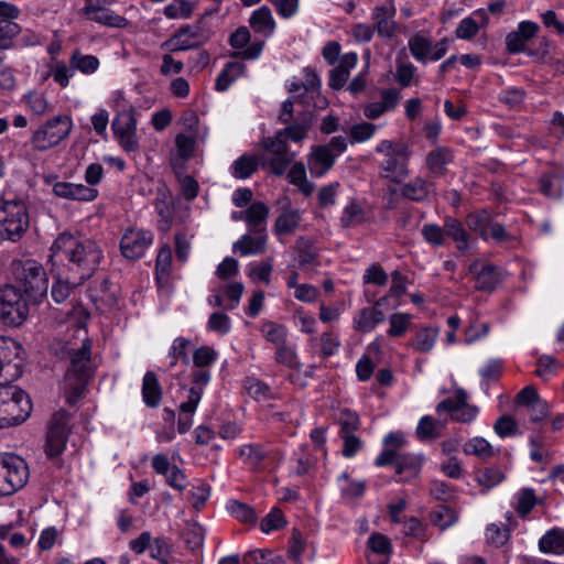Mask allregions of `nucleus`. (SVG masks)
<instances>
[{
    "label": "nucleus",
    "mask_w": 564,
    "mask_h": 564,
    "mask_svg": "<svg viewBox=\"0 0 564 564\" xmlns=\"http://www.w3.org/2000/svg\"><path fill=\"white\" fill-rule=\"evenodd\" d=\"M102 250L93 239L61 234L51 247L52 267H59L72 274V282L83 283L99 267Z\"/></svg>",
    "instance_id": "f257e3e1"
},
{
    "label": "nucleus",
    "mask_w": 564,
    "mask_h": 564,
    "mask_svg": "<svg viewBox=\"0 0 564 564\" xmlns=\"http://www.w3.org/2000/svg\"><path fill=\"white\" fill-rule=\"evenodd\" d=\"M73 313L77 319L72 321V336L64 338L63 350L70 360L69 370L65 377V387L72 390L68 402L73 403L82 394L90 369V348L87 329L79 318L86 315L83 306H76Z\"/></svg>",
    "instance_id": "f03ea898"
},
{
    "label": "nucleus",
    "mask_w": 564,
    "mask_h": 564,
    "mask_svg": "<svg viewBox=\"0 0 564 564\" xmlns=\"http://www.w3.org/2000/svg\"><path fill=\"white\" fill-rule=\"evenodd\" d=\"M375 152L382 155L378 164L380 177L400 184L410 175L411 153L405 143L384 139L376 145Z\"/></svg>",
    "instance_id": "7ed1b4c3"
},
{
    "label": "nucleus",
    "mask_w": 564,
    "mask_h": 564,
    "mask_svg": "<svg viewBox=\"0 0 564 564\" xmlns=\"http://www.w3.org/2000/svg\"><path fill=\"white\" fill-rule=\"evenodd\" d=\"M29 395L17 386L0 383V429L19 425L31 414Z\"/></svg>",
    "instance_id": "20e7f679"
},
{
    "label": "nucleus",
    "mask_w": 564,
    "mask_h": 564,
    "mask_svg": "<svg viewBox=\"0 0 564 564\" xmlns=\"http://www.w3.org/2000/svg\"><path fill=\"white\" fill-rule=\"evenodd\" d=\"M29 226L28 209L22 200L0 197V237L15 241Z\"/></svg>",
    "instance_id": "39448f33"
},
{
    "label": "nucleus",
    "mask_w": 564,
    "mask_h": 564,
    "mask_svg": "<svg viewBox=\"0 0 564 564\" xmlns=\"http://www.w3.org/2000/svg\"><path fill=\"white\" fill-rule=\"evenodd\" d=\"M73 129L72 118L58 115L42 123L31 135L30 142L36 151H47L65 140Z\"/></svg>",
    "instance_id": "423d86ee"
},
{
    "label": "nucleus",
    "mask_w": 564,
    "mask_h": 564,
    "mask_svg": "<svg viewBox=\"0 0 564 564\" xmlns=\"http://www.w3.org/2000/svg\"><path fill=\"white\" fill-rule=\"evenodd\" d=\"M193 387L189 388L186 401L178 406L180 417L177 422L178 433H186L193 425V415L203 398L204 388L210 381V371L207 368H197L192 375Z\"/></svg>",
    "instance_id": "0eeeda50"
},
{
    "label": "nucleus",
    "mask_w": 564,
    "mask_h": 564,
    "mask_svg": "<svg viewBox=\"0 0 564 564\" xmlns=\"http://www.w3.org/2000/svg\"><path fill=\"white\" fill-rule=\"evenodd\" d=\"M29 479L26 463L12 454L0 455V496H10L23 488Z\"/></svg>",
    "instance_id": "6e6552de"
},
{
    "label": "nucleus",
    "mask_w": 564,
    "mask_h": 564,
    "mask_svg": "<svg viewBox=\"0 0 564 564\" xmlns=\"http://www.w3.org/2000/svg\"><path fill=\"white\" fill-rule=\"evenodd\" d=\"M20 288L29 300L34 302L47 292V278L44 269L34 260L21 262L15 271Z\"/></svg>",
    "instance_id": "1a4fd4ad"
},
{
    "label": "nucleus",
    "mask_w": 564,
    "mask_h": 564,
    "mask_svg": "<svg viewBox=\"0 0 564 564\" xmlns=\"http://www.w3.org/2000/svg\"><path fill=\"white\" fill-rule=\"evenodd\" d=\"M29 313L28 300L13 285H6L0 291V316L8 325H20Z\"/></svg>",
    "instance_id": "9d476101"
},
{
    "label": "nucleus",
    "mask_w": 564,
    "mask_h": 564,
    "mask_svg": "<svg viewBox=\"0 0 564 564\" xmlns=\"http://www.w3.org/2000/svg\"><path fill=\"white\" fill-rule=\"evenodd\" d=\"M436 412L460 423H470L477 417L479 409L467 402V393L463 389H456L453 397L437 404Z\"/></svg>",
    "instance_id": "9b49d317"
},
{
    "label": "nucleus",
    "mask_w": 564,
    "mask_h": 564,
    "mask_svg": "<svg viewBox=\"0 0 564 564\" xmlns=\"http://www.w3.org/2000/svg\"><path fill=\"white\" fill-rule=\"evenodd\" d=\"M69 434V414L66 411H57L53 414L47 436L45 452L50 457L63 453Z\"/></svg>",
    "instance_id": "f8f14e48"
},
{
    "label": "nucleus",
    "mask_w": 564,
    "mask_h": 564,
    "mask_svg": "<svg viewBox=\"0 0 564 564\" xmlns=\"http://www.w3.org/2000/svg\"><path fill=\"white\" fill-rule=\"evenodd\" d=\"M22 347L11 338L0 337V377L4 381H13L22 375Z\"/></svg>",
    "instance_id": "ddd939ff"
},
{
    "label": "nucleus",
    "mask_w": 564,
    "mask_h": 564,
    "mask_svg": "<svg viewBox=\"0 0 564 564\" xmlns=\"http://www.w3.org/2000/svg\"><path fill=\"white\" fill-rule=\"evenodd\" d=\"M448 44L449 41L447 39L433 43L429 37L420 33L411 36L408 42L412 56L420 63L440 61L446 54Z\"/></svg>",
    "instance_id": "4468645a"
},
{
    "label": "nucleus",
    "mask_w": 564,
    "mask_h": 564,
    "mask_svg": "<svg viewBox=\"0 0 564 564\" xmlns=\"http://www.w3.org/2000/svg\"><path fill=\"white\" fill-rule=\"evenodd\" d=\"M80 13L89 21L108 26L123 29L128 26V20L115 11L101 4L100 0H85Z\"/></svg>",
    "instance_id": "2eb2a0df"
},
{
    "label": "nucleus",
    "mask_w": 564,
    "mask_h": 564,
    "mask_svg": "<svg viewBox=\"0 0 564 564\" xmlns=\"http://www.w3.org/2000/svg\"><path fill=\"white\" fill-rule=\"evenodd\" d=\"M152 241L153 235L151 231L129 228L121 238L120 249L127 259H138L144 254Z\"/></svg>",
    "instance_id": "dca6fc26"
},
{
    "label": "nucleus",
    "mask_w": 564,
    "mask_h": 564,
    "mask_svg": "<svg viewBox=\"0 0 564 564\" xmlns=\"http://www.w3.org/2000/svg\"><path fill=\"white\" fill-rule=\"evenodd\" d=\"M245 286L241 282L221 284L213 290L207 302L210 306L232 311L238 307Z\"/></svg>",
    "instance_id": "f3484780"
},
{
    "label": "nucleus",
    "mask_w": 564,
    "mask_h": 564,
    "mask_svg": "<svg viewBox=\"0 0 564 564\" xmlns=\"http://www.w3.org/2000/svg\"><path fill=\"white\" fill-rule=\"evenodd\" d=\"M395 6L393 0H387L384 3L375 7L371 18L375 23V30L381 37L391 39L397 33Z\"/></svg>",
    "instance_id": "a211bd4d"
},
{
    "label": "nucleus",
    "mask_w": 564,
    "mask_h": 564,
    "mask_svg": "<svg viewBox=\"0 0 564 564\" xmlns=\"http://www.w3.org/2000/svg\"><path fill=\"white\" fill-rule=\"evenodd\" d=\"M264 145L268 152L273 155L270 162L273 172L276 175L283 174L294 156L288 151L284 133L278 132L273 139L265 140Z\"/></svg>",
    "instance_id": "6ab92c4d"
},
{
    "label": "nucleus",
    "mask_w": 564,
    "mask_h": 564,
    "mask_svg": "<svg viewBox=\"0 0 564 564\" xmlns=\"http://www.w3.org/2000/svg\"><path fill=\"white\" fill-rule=\"evenodd\" d=\"M55 196L78 202H93L98 196L95 187L70 182H56L52 188Z\"/></svg>",
    "instance_id": "aec40b11"
},
{
    "label": "nucleus",
    "mask_w": 564,
    "mask_h": 564,
    "mask_svg": "<svg viewBox=\"0 0 564 564\" xmlns=\"http://www.w3.org/2000/svg\"><path fill=\"white\" fill-rule=\"evenodd\" d=\"M469 271L475 276L476 289L481 291H492L501 279L500 272L495 265L481 260L474 261Z\"/></svg>",
    "instance_id": "412c9836"
},
{
    "label": "nucleus",
    "mask_w": 564,
    "mask_h": 564,
    "mask_svg": "<svg viewBox=\"0 0 564 564\" xmlns=\"http://www.w3.org/2000/svg\"><path fill=\"white\" fill-rule=\"evenodd\" d=\"M488 23V13L482 9L476 10L459 21L455 29V36L458 40H471L481 29H485Z\"/></svg>",
    "instance_id": "4be33fe9"
},
{
    "label": "nucleus",
    "mask_w": 564,
    "mask_h": 564,
    "mask_svg": "<svg viewBox=\"0 0 564 564\" xmlns=\"http://www.w3.org/2000/svg\"><path fill=\"white\" fill-rule=\"evenodd\" d=\"M539 25L535 22L525 20L518 24L516 31L510 32L506 37L507 50L510 53L524 51L527 42L535 36Z\"/></svg>",
    "instance_id": "5701e85b"
},
{
    "label": "nucleus",
    "mask_w": 564,
    "mask_h": 564,
    "mask_svg": "<svg viewBox=\"0 0 564 564\" xmlns=\"http://www.w3.org/2000/svg\"><path fill=\"white\" fill-rule=\"evenodd\" d=\"M250 42V32L247 28H239L231 36H230V45L236 50H242L237 53L236 56H239L243 59H257L263 50V42Z\"/></svg>",
    "instance_id": "b1692460"
},
{
    "label": "nucleus",
    "mask_w": 564,
    "mask_h": 564,
    "mask_svg": "<svg viewBox=\"0 0 564 564\" xmlns=\"http://www.w3.org/2000/svg\"><path fill=\"white\" fill-rule=\"evenodd\" d=\"M252 234L242 235L232 245V251L241 257L258 256L264 252L267 247V232L253 231Z\"/></svg>",
    "instance_id": "393cba45"
},
{
    "label": "nucleus",
    "mask_w": 564,
    "mask_h": 564,
    "mask_svg": "<svg viewBox=\"0 0 564 564\" xmlns=\"http://www.w3.org/2000/svg\"><path fill=\"white\" fill-rule=\"evenodd\" d=\"M440 329L431 325L415 327L410 340V347L417 352L429 354L433 350L438 339Z\"/></svg>",
    "instance_id": "a878e982"
},
{
    "label": "nucleus",
    "mask_w": 564,
    "mask_h": 564,
    "mask_svg": "<svg viewBox=\"0 0 564 564\" xmlns=\"http://www.w3.org/2000/svg\"><path fill=\"white\" fill-rule=\"evenodd\" d=\"M335 159L336 154L332 153L328 147L318 145L313 148L307 160L311 174L322 177L332 169Z\"/></svg>",
    "instance_id": "bb28decb"
},
{
    "label": "nucleus",
    "mask_w": 564,
    "mask_h": 564,
    "mask_svg": "<svg viewBox=\"0 0 564 564\" xmlns=\"http://www.w3.org/2000/svg\"><path fill=\"white\" fill-rule=\"evenodd\" d=\"M424 456L422 454H400L395 464L398 481H409L415 478L422 468Z\"/></svg>",
    "instance_id": "cd10ccee"
},
{
    "label": "nucleus",
    "mask_w": 564,
    "mask_h": 564,
    "mask_svg": "<svg viewBox=\"0 0 564 564\" xmlns=\"http://www.w3.org/2000/svg\"><path fill=\"white\" fill-rule=\"evenodd\" d=\"M406 292V279L399 271L391 274V284L388 293L376 302V306L397 308L401 305V297Z\"/></svg>",
    "instance_id": "c85d7f7f"
},
{
    "label": "nucleus",
    "mask_w": 564,
    "mask_h": 564,
    "mask_svg": "<svg viewBox=\"0 0 564 564\" xmlns=\"http://www.w3.org/2000/svg\"><path fill=\"white\" fill-rule=\"evenodd\" d=\"M154 207L159 216V229L162 231H167L172 226L175 212L172 195L167 191L159 192L155 198Z\"/></svg>",
    "instance_id": "c756f323"
},
{
    "label": "nucleus",
    "mask_w": 564,
    "mask_h": 564,
    "mask_svg": "<svg viewBox=\"0 0 564 564\" xmlns=\"http://www.w3.org/2000/svg\"><path fill=\"white\" fill-rule=\"evenodd\" d=\"M249 23L256 33L261 34L265 39L272 36L276 28L272 12L265 6L252 12Z\"/></svg>",
    "instance_id": "7c9ffc66"
},
{
    "label": "nucleus",
    "mask_w": 564,
    "mask_h": 564,
    "mask_svg": "<svg viewBox=\"0 0 564 564\" xmlns=\"http://www.w3.org/2000/svg\"><path fill=\"white\" fill-rule=\"evenodd\" d=\"M379 306L365 307L354 316V328L358 332L370 333L384 321V314Z\"/></svg>",
    "instance_id": "2f4dec72"
},
{
    "label": "nucleus",
    "mask_w": 564,
    "mask_h": 564,
    "mask_svg": "<svg viewBox=\"0 0 564 564\" xmlns=\"http://www.w3.org/2000/svg\"><path fill=\"white\" fill-rule=\"evenodd\" d=\"M398 104V95L393 90H386L381 95L379 101H373L365 106L364 115L370 120L380 118L386 112L395 108Z\"/></svg>",
    "instance_id": "473e14b6"
},
{
    "label": "nucleus",
    "mask_w": 564,
    "mask_h": 564,
    "mask_svg": "<svg viewBox=\"0 0 564 564\" xmlns=\"http://www.w3.org/2000/svg\"><path fill=\"white\" fill-rule=\"evenodd\" d=\"M268 216V206L261 202H254L245 212L243 219L250 231L265 232Z\"/></svg>",
    "instance_id": "72a5a7b5"
},
{
    "label": "nucleus",
    "mask_w": 564,
    "mask_h": 564,
    "mask_svg": "<svg viewBox=\"0 0 564 564\" xmlns=\"http://www.w3.org/2000/svg\"><path fill=\"white\" fill-rule=\"evenodd\" d=\"M198 45L195 32L189 26L182 28L175 35L165 41L162 47L172 52L185 51Z\"/></svg>",
    "instance_id": "f704fd0d"
},
{
    "label": "nucleus",
    "mask_w": 564,
    "mask_h": 564,
    "mask_svg": "<svg viewBox=\"0 0 564 564\" xmlns=\"http://www.w3.org/2000/svg\"><path fill=\"white\" fill-rule=\"evenodd\" d=\"M463 452L466 455H474L482 460L495 457L499 449L495 448L486 438L474 436L463 445Z\"/></svg>",
    "instance_id": "c9c22d12"
},
{
    "label": "nucleus",
    "mask_w": 564,
    "mask_h": 564,
    "mask_svg": "<svg viewBox=\"0 0 564 564\" xmlns=\"http://www.w3.org/2000/svg\"><path fill=\"white\" fill-rule=\"evenodd\" d=\"M56 271V282L52 286V297L56 303H63L69 296L72 289L80 283L72 282V274L62 270L59 267H53Z\"/></svg>",
    "instance_id": "e433bc0d"
},
{
    "label": "nucleus",
    "mask_w": 564,
    "mask_h": 564,
    "mask_svg": "<svg viewBox=\"0 0 564 564\" xmlns=\"http://www.w3.org/2000/svg\"><path fill=\"white\" fill-rule=\"evenodd\" d=\"M432 184L422 177H415L401 188L403 197L411 200H425L433 195Z\"/></svg>",
    "instance_id": "4c0bfd02"
},
{
    "label": "nucleus",
    "mask_w": 564,
    "mask_h": 564,
    "mask_svg": "<svg viewBox=\"0 0 564 564\" xmlns=\"http://www.w3.org/2000/svg\"><path fill=\"white\" fill-rule=\"evenodd\" d=\"M142 398L150 408H156L162 398L161 387L156 375L153 371H147L142 380Z\"/></svg>",
    "instance_id": "58836bf2"
},
{
    "label": "nucleus",
    "mask_w": 564,
    "mask_h": 564,
    "mask_svg": "<svg viewBox=\"0 0 564 564\" xmlns=\"http://www.w3.org/2000/svg\"><path fill=\"white\" fill-rule=\"evenodd\" d=\"M273 272V259L267 258L261 261H253L247 265V275L253 283H271Z\"/></svg>",
    "instance_id": "ea45409f"
},
{
    "label": "nucleus",
    "mask_w": 564,
    "mask_h": 564,
    "mask_svg": "<svg viewBox=\"0 0 564 564\" xmlns=\"http://www.w3.org/2000/svg\"><path fill=\"white\" fill-rule=\"evenodd\" d=\"M246 66L240 62H228L216 78L215 88L225 91L239 77L245 74Z\"/></svg>",
    "instance_id": "a19ab883"
},
{
    "label": "nucleus",
    "mask_w": 564,
    "mask_h": 564,
    "mask_svg": "<svg viewBox=\"0 0 564 564\" xmlns=\"http://www.w3.org/2000/svg\"><path fill=\"white\" fill-rule=\"evenodd\" d=\"M539 550L542 553L561 554L564 552V530L554 528L545 532L539 540Z\"/></svg>",
    "instance_id": "79ce46f5"
},
{
    "label": "nucleus",
    "mask_w": 564,
    "mask_h": 564,
    "mask_svg": "<svg viewBox=\"0 0 564 564\" xmlns=\"http://www.w3.org/2000/svg\"><path fill=\"white\" fill-rule=\"evenodd\" d=\"M368 218L367 210L362 205L352 199L343 209L340 224L344 227H356L364 224Z\"/></svg>",
    "instance_id": "37998d69"
},
{
    "label": "nucleus",
    "mask_w": 564,
    "mask_h": 564,
    "mask_svg": "<svg viewBox=\"0 0 564 564\" xmlns=\"http://www.w3.org/2000/svg\"><path fill=\"white\" fill-rule=\"evenodd\" d=\"M301 213L299 209H286L278 216L274 224L276 235H290L299 227L301 223Z\"/></svg>",
    "instance_id": "c03bdc74"
},
{
    "label": "nucleus",
    "mask_w": 564,
    "mask_h": 564,
    "mask_svg": "<svg viewBox=\"0 0 564 564\" xmlns=\"http://www.w3.org/2000/svg\"><path fill=\"white\" fill-rule=\"evenodd\" d=\"M367 544L372 553L380 555L382 557V560L376 564H388L389 556L392 552V545L390 539L387 535L377 532L372 533L369 536ZM369 562L370 564H375L370 557Z\"/></svg>",
    "instance_id": "a18cd8bd"
},
{
    "label": "nucleus",
    "mask_w": 564,
    "mask_h": 564,
    "mask_svg": "<svg viewBox=\"0 0 564 564\" xmlns=\"http://www.w3.org/2000/svg\"><path fill=\"white\" fill-rule=\"evenodd\" d=\"M451 161L452 154L445 148H437L426 155V166L436 176L444 174L445 167Z\"/></svg>",
    "instance_id": "49530a36"
},
{
    "label": "nucleus",
    "mask_w": 564,
    "mask_h": 564,
    "mask_svg": "<svg viewBox=\"0 0 564 564\" xmlns=\"http://www.w3.org/2000/svg\"><path fill=\"white\" fill-rule=\"evenodd\" d=\"M69 64L74 70H78L84 75L95 74L100 66V62L95 55L82 54L80 52L72 54Z\"/></svg>",
    "instance_id": "de8ad7c7"
},
{
    "label": "nucleus",
    "mask_w": 564,
    "mask_h": 564,
    "mask_svg": "<svg viewBox=\"0 0 564 564\" xmlns=\"http://www.w3.org/2000/svg\"><path fill=\"white\" fill-rule=\"evenodd\" d=\"M413 322V315L404 312H397L389 316V328L387 334L391 337H402L410 329Z\"/></svg>",
    "instance_id": "09e8293b"
},
{
    "label": "nucleus",
    "mask_w": 564,
    "mask_h": 564,
    "mask_svg": "<svg viewBox=\"0 0 564 564\" xmlns=\"http://www.w3.org/2000/svg\"><path fill=\"white\" fill-rule=\"evenodd\" d=\"M338 485L345 499L354 500L360 498L366 489V482L361 479H350L347 473L338 477Z\"/></svg>",
    "instance_id": "8fccbe9b"
},
{
    "label": "nucleus",
    "mask_w": 564,
    "mask_h": 564,
    "mask_svg": "<svg viewBox=\"0 0 564 564\" xmlns=\"http://www.w3.org/2000/svg\"><path fill=\"white\" fill-rule=\"evenodd\" d=\"M445 237H451L459 250L468 248V234L463 224L455 218H446L444 223Z\"/></svg>",
    "instance_id": "3c124183"
},
{
    "label": "nucleus",
    "mask_w": 564,
    "mask_h": 564,
    "mask_svg": "<svg viewBox=\"0 0 564 564\" xmlns=\"http://www.w3.org/2000/svg\"><path fill=\"white\" fill-rule=\"evenodd\" d=\"M258 169V159L254 155L243 154L234 161L230 170L232 176L245 180L251 176Z\"/></svg>",
    "instance_id": "603ef678"
},
{
    "label": "nucleus",
    "mask_w": 564,
    "mask_h": 564,
    "mask_svg": "<svg viewBox=\"0 0 564 564\" xmlns=\"http://www.w3.org/2000/svg\"><path fill=\"white\" fill-rule=\"evenodd\" d=\"M289 182L295 185L304 195L308 196L314 191V185L307 180L306 170L303 163L292 165L288 174Z\"/></svg>",
    "instance_id": "864d4df0"
},
{
    "label": "nucleus",
    "mask_w": 564,
    "mask_h": 564,
    "mask_svg": "<svg viewBox=\"0 0 564 564\" xmlns=\"http://www.w3.org/2000/svg\"><path fill=\"white\" fill-rule=\"evenodd\" d=\"M536 496L533 489L522 488L513 496V506L518 514L525 517L534 508Z\"/></svg>",
    "instance_id": "5fc2aeb1"
},
{
    "label": "nucleus",
    "mask_w": 564,
    "mask_h": 564,
    "mask_svg": "<svg viewBox=\"0 0 564 564\" xmlns=\"http://www.w3.org/2000/svg\"><path fill=\"white\" fill-rule=\"evenodd\" d=\"M442 425L432 416H422L416 426L415 433L420 441H434L440 437Z\"/></svg>",
    "instance_id": "6e6d98bb"
},
{
    "label": "nucleus",
    "mask_w": 564,
    "mask_h": 564,
    "mask_svg": "<svg viewBox=\"0 0 564 564\" xmlns=\"http://www.w3.org/2000/svg\"><path fill=\"white\" fill-rule=\"evenodd\" d=\"M193 12L194 3L189 0H174L164 8V15L171 20L188 19Z\"/></svg>",
    "instance_id": "4d7b16f0"
},
{
    "label": "nucleus",
    "mask_w": 564,
    "mask_h": 564,
    "mask_svg": "<svg viewBox=\"0 0 564 564\" xmlns=\"http://www.w3.org/2000/svg\"><path fill=\"white\" fill-rule=\"evenodd\" d=\"M261 333L263 337L275 347L285 344L288 338V329L285 326L270 321L262 324Z\"/></svg>",
    "instance_id": "13d9d810"
},
{
    "label": "nucleus",
    "mask_w": 564,
    "mask_h": 564,
    "mask_svg": "<svg viewBox=\"0 0 564 564\" xmlns=\"http://www.w3.org/2000/svg\"><path fill=\"white\" fill-rule=\"evenodd\" d=\"M206 329L219 336H225L231 330V319L224 312H213L208 317Z\"/></svg>",
    "instance_id": "bf43d9fd"
},
{
    "label": "nucleus",
    "mask_w": 564,
    "mask_h": 564,
    "mask_svg": "<svg viewBox=\"0 0 564 564\" xmlns=\"http://www.w3.org/2000/svg\"><path fill=\"white\" fill-rule=\"evenodd\" d=\"M238 453L246 464L254 468L260 467L261 463L268 455V453L262 447L254 444L240 446Z\"/></svg>",
    "instance_id": "052dcab7"
},
{
    "label": "nucleus",
    "mask_w": 564,
    "mask_h": 564,
    "mask_svg": "<svg viewBox=\"0 0 564 564\" xmlns=\"http://www.w3.org/2000/svg\"><path fill=\"white\" fill-rule=\"evenodd\" d=\"M149 551L150 556L160 564H170L171 545L164 536L153 538Z\"/></svg>",
    "instance_id": "680f3d73"
},
{
    "label": "nucleus",
    "mask_w": 564,
    "mask_h": 564,
    "mask_svg": "<svg viewBox=\"0 0 564 564\" xmlns=\"http://www.w3.org/2000/svg\"><path fill=\"white\" fill-rule=\"evenodd\" d=\"M431 521L441 530H445L457 521V514L453 509L440 505L431 512Z\"/></svg>",
    "instance_id": "e2e57ef3"
},
{
    "label": "nucleus",
    "mask_w": 564,
    "mask_h": 564,
    "mask_svg": "<svg viewBox=\"0 0 564 564\" xmlns=\"http://www.w3.org/2000/svg\"><path fill=\"white\" fill-rule=\"evenodd\" d=\"M26 108L37 116H43L51 110V105L42 93L30 91L23 96Z\"/></svg>",
    "instance_id": "0e129e2a"
},
{
    "label": "nucleus",
    "mask_w": 564,
    "mask_h": 564,
    "mask_svg": "<svg viewBox=\"0 0 564 564\" xmlns=\"http://www.w3.org/2000/svg\"><path fill=\"white\" fill-rule=\"evenodd\" d=\"M540 188L547 197H560L563 188V177L555 173L545 174L541 177Z\"/></svg>",
    "instance_id": "69168bd1"
},
{
    "label": "nucleus",
    "mask_w": 564,
    "mask_h": 564,
    "mask_svg": "<svg viewBox=\"0 0 564 564\" xmlns=\"http://www.w3.org/2000/svg\"><path fill=\"white\" fill-rule=\"evenodd\" d=\"M219 357L218 351L208 345L195 349L193 352V364L196 368H207L214 365Z\"/></svg>",
    "instance_id": "338daca9"
},
{
    "label": "nucleus",
    "mask_w": 564,
    "mask_h": 564,
    "mask_svg": "<svg viewBox=\"0 0 564 564\" xmlns=\"http://www.w3.org/2000/svg\"><path fill=\"white\" fill-rule=\"evenodd\" d=\"M281 557L273 552L254 550L243 556V564H280Z\"/></svg>",
    "instance_id": "774afa93"
}]
</instances>
